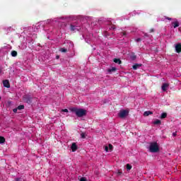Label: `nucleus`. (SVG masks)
Returning a JSON list of instances; mask_svg holds the SVG:
<instances>
[{
  "label": "nucleus",
  "instance_id": "obj_1",
  "mask_svg": "<svg viewBox=\"0 0 181 181\" xmlns=\"http://www.w3.org/2000/svg\"><path fill=\"white\" fill-rule=\"evenodd\" d=\"M70 111L76 113V115H77V117H84V115H87V110H86L84 109H78L77 107H72V108H70Z\"/></svg>",
  "mask_w": 181,
  "mask_h": 181
},
{
  "label": "nucleus",
  "instance_id": "obj_2",
  "mask_svg": "<svg viewBox=\"0 0 181 181\" xmlns=\"http://www.w3.org/2000/svg\"><path fill=\"white\" fill-rule=\"evenodd\" d=\"M149 151L153 153L159 152V145H158V143L156 142L151 143L149 146Z\"/></svg>",
  "mask_w": 181,
  "mask_h": 181
},
{
  "label": "nucleus",
  "instance_id": "obj_3",
  "mask_svg": "<svg viewBox=\"0 0 181 181\" xmlns=\"http://www.w3.org/2000/svg\"><path fill=\"white\" fill-rule=\"evenodd\" d=\"M129 114V110L127 109L120 110L117 115L119 118H126V117H128Z\"/></svg>",
  "mask_w": 181,
  "mask_h": 181
},
{
  "label": "nucleus",
  "instance_id": "obj_4",
  "mask_svg": "<svg viewBox=\"0 0 181 181\" xmlns=\"http://www.w3.org/2000/svg\"><path fill=\"white\" fill-rule=\"evenodd\" d=\"M70 29L72 32H75V30H80V28L78 25H76V24L73 23L70 25Z\"/></svg>",
  "mask_w": 181,
  "mask_h": 181
},
{
  "label": "nucleus",
  "instance_id": "obj_5",
  "mask_svg": "<svg viewBox=\"0 0 181 181\" xmlns=\"http://www.w3.org/2000/svg\"><path fill=\"white\" fill-rule=\"evenodd\" d=\"M3 84L4 87H6L7 88H9L11 87V84H9V81L4 80L3 81Z\"/></svg>",
  "mask_w": 181,
  "mask_h": 181
},
{
  "label": "nucleus",
  "instance_id": "obj_6",
  "mask_svg": "<svg viewBox=\"0 0 181 181\" xmlns=\"http://www.w3.org/2000/svg\"><path fill=\"white\" fill-rule=\"evenodd\" d=\"M71 149L72 152H76L77 151V144H76V143H73L71 146Z\"/></svg>",
  "mask_w": 181,
  "mask_h": 181
},
{
  "label": "nucleus",
  "instance_id": "obj_7",
  "mask_svg": "<svg viewBox=\"0 0 181 181\" xmlns=\"http://www.w3.org/2000/svg\"><path fill=\"white\" fill-rule=\"evenodd\" d=\"M168 87H169V83H163L161 88H162L163 91H166V90H168Z\"/></svg>",
  "mask_w": 181,
  "mask_h": 181
},
{
  "label": "nucleus",
  "instance_id": "obj_8",
  "mask_svg": "<svg viewBox=\"0 0 181 181\" xmlns=\"http://www.w3.org/2000/svg\"><path fill=\"white\" fill-rule=\"evenodd\" d=\"M152 114H153V112H152L151 111H146L144 113V117H148L149 115H152Z\"/></svg>",
  "mask_w": 181,
  "mask_h": 181
},
{
  "label": "nucleus",
  "instance_id": "obj_9",
  "mask_svg": "<svg viewBox=\"0 0 181 181\" xmlns=\"http://www.w3.org/2000/svg\"><path fill=\"white\" fill-rule=\"evenodd\" d=\"M172 25L174 28H179V22L178 21L173 22Z\"/></svg>",
  "mask_w": 181,
  "mask_h": 181
},
{
  "label": "nucleus",
  "instance_id": "obj_10",
  "mask_svg": "<svg viewBox=\"0 0 181 181\" xmlns=\"http://www.w3.org/2000/svg\"><path fill=\"white\" fill-rule=\"evenodd\" d=\"M142 66V64H136L133 66V69L134 70H136V69L139 68V67H141Z\"/></svg>",
  "mask_w": 181,
  "mask_h": 181
},
{
  "label": "nucleus",
  "instance_id": "obj_11",
  "mask_svg": "<svg viewBox=\"0 0 181 181\" xmlns=\"http://www.w3.org/2000/svg\"><path fill=\"white\" fill-rule=\"evenodd\" d=\"M116 70H117V68L112 67L111 69H107V71H108V73H112L114 71H116Z\"/></svg>",
  "mask_w": 181,
  "mask_h": 181
},
{
  "label": "nucleus",
  "instance_id": "obj_12",
  "mask_svg": "<svg viewBox=\"0 0 181 181\" xmlns=\"http://www.w3.org/2000/svg\"><path fill=\"white\" fill-rule=\"evenodd\" d=\"M175 50H176L177 53H180V52H181V46H176L175 47Z\"/></svg>",
  "mask_w": 181,
  "mask_h": 181
},
{
  "label": "nucleus",
  "instance_id": "obj_13",
  "mask_svg": "<svg viewBox=\"0 0 181 181\" xmlns=\"http://www.w3.org/2000/svg\"><path fill=\"white\" fill-rule=\"evenodd\" d=\"M11 56L13 57H16V56H18V52L16 51H12L11 52Z\"/></svg>",
  "mask_w": 181,
  "mask_h": 181
},
{
  "label": "nucleus",
  "instance_id": "obj_14",
  "mask_svg": "<svg viewBox=\"0 0 181 181\" xmlns=\"http://www.w3.org/2000/svg\"><path fill=\"white\" fill-rule=\"evenodd\" d=\"M113 61L115 63H118V64H121V63H122V62L119 59H115Z\"/></svg>",
  "mask_w": 181,
  "mask_h": 181
},
{
  "label": "nucleus",
  "instance_id": "obj_15",
  "mask_svg": "<svg viewBox=\"0 0 181 181\" xmlns=\"http://www.w3.org/2000/svg\"><path fill=\"white\" fill-rule=\"evenodd\" d=\"M0 144H5V137L0 136Z\"/></svg>",
  "mask_w": 181,
  "mask_h": 181
},
{
  "label": "nucleus",
  "instance_id": "obj_16",
  "mask_svg": "<svg viewBox=\"0 0 181 181\" xmlns=\"http://www.w3.org/2000/svg\"><path fill=\"white\" fill-rule=\"evenodd\" d=\"M160 120L159 119H156V121L153 122L154 125H159L160 124Z\"/></svg>",
  "mask_w": 181,
  "mask_h": 181
},
{
  "label": "nucleus",
  "instance_id": "obj_17",
  "mask_svg": "<svg viewBox=\"0 0 181 181\" xmlns=\"http://www.w3.org/2000/svg\"><path fill=\"white\" fill-rule=\"evenodd\" d=\"M166 117H168V114L162 113L160 118L161 119H163V118H166Z\"/></svg>",
  "mask_w": 181,
  "mask_h": 181
},
{
  "label": "nucleus",
  "instance_id": "obj_18",
  "mask_svg": "<svg viewBox=\"0 0 181 181\" xmlns=\"http://www.w3.org/2000/svg\"><path fill=\"white\" fill-rule=\"evenodd\" d=\"M126 168H127V170H131V169H132V166L129 164H127Z\"/></svg>",
  "mask_w": 181,
  "mask_h": 181
},
{
  "label": "nucleus",
  "instance_id": "obj_19",
  "mask_svg": "<svg viewBox=\"0 0 181 181\" xmlns=\"http://www.w3.org/2000/svg\"><path fill=\"white\" fill-rule=\"evenodd\" d=\"M25 109V106L21 105H19L18 107H17V110H24Z\"/></svg>",
  "mask_w": 181,
  "mask_h": 181
},
{
  "label": "nucleus",
  "instance_id": "obj_20",
  "mask_svg": "<svg viewBox=\"0 0 181 181\" xmlns=\"http://www.w3.org/2000/svg\"><path fill=\"white\" fill-rule=\"evenodd\" d=\"M59 51H61L62 53H66V52H67V49H66V48H61L59 49Z\"/></svg>",
  "mask_w": 181,
  "mask_h": 181
},
{
  "label": "nucleus",
  "instance_id": "obj_21",
  "mask_svg": "<svg viewBox=\"0 0 181 181\" xmlns=\"http://www.w3.org/2000/svg\"><path fill=\"white\" fill-rule=\"evenodd\" d=\"M130 58L132 59V60H135L136 59V55L135 54H132Z\"/></svg>",
  "mask_w": 181,
  "mask_h": 181
},
{
  "label": "nucleus",
  "instance_id": "obj_22",
  "mask_svg": "<svg viewBox=\"0 0 181 181\" xmlns=\"http://www.w3.org/2000/svg\"><path fill=\"white\" fill-rule=\"evenodd\" d=\"M113 148L112 144H109V151H110V152L112 151Z\"/></svg>",
  "mask_w": 181,
  "mask_h": 181
},
{
  "label": "nucleus",
  "instance_id": "obj_23",
  "mask_svg": "<svg viewBox=\"0 0 181 181\" xmlns=\"http://www.w3.org/2000/svg\"><path fill=\"white\" fill-rule=\"evenodd\" d=\"M81 137L83 139H84L86 138V134L81 133Z\"/></svg>",
  "mask_w": 181,
  "mask_h": 181
},
{
  "label": "nucleus",
  "instance_id": "obj_24",
  "mask_svg": "<svg viewBox=\"0 0 181 181\" xmlns=\"http://www.w3.org/2000/svg\"><path fill=\"white\" fill-rule=\"evenodd\" d=\"M121 36H127V33L126 32H122L120 33Z\"/></svg>",
  "mask_w": 181,
  "mask_h": 181
},
{
  "label": "nucleus",
  "instance_id": "obj_25",
  "mask_svg": "<svg viewBox=\"0 0 181 181\" xmlns=\"http://www.w3.org/2000/svg\"><path fill=\"white\" fill-rule=\"evenodd\" d=\"M80 181H87V179L84 177H82L81 179H80Z\"/></svg>",
  "mask_w": 181,
  "mask_h": 181
},
{
  "label": "nucleus",
  "instance_id": "obj_26",
  "mask_svg": "<svg viewBox=\"0 0 181 181\" xmlns=\"http://www.w3.org/2000/svg\"><path fill=\"white\" fill-rule=\"evenodd\" d=\"M104 148H105V152H108V146H104Z\"/></svg>",
  "mask_w": 181,
  "mask_h": 181
},
{
  "label": "nucleus",
  "instance_id": "obj_27",
  "mask_svg": "<svg viewBox=\"0 0 181 181\" xmlns=\"http://www.w3.org/2000/svg\"><path fill=\"white\" fill-rule=\"evenodd\" d=\"M62 112H69V110H67V109H63V110H62Z\"/></svg>",
  "mask_w": 181,
  "mask_h": 181
},
{
  "label": "nucleus",
  "instance_id": "obj_28",
  "mask_svg": "<svg viewBox=\"0 0 181 181\" xmlns=\"http://www.w3.org/2000/svg\"><path fill=\"white\" fill-rule=\"evenodd\" d=\"M18 107L13 110V112L16 113L18 112Z\"/></svg>",
  "mask_w": 181,
  "mask_h": 181
},
{
  "label": "nucleus",
  "instance_id": "obj_29",
  "mask_svg": "<svg viewBox=\"0 0 181 181\" xmlns=\"http://www.w3.org/2000/svg\"><path fill=\"white\" fill-rule=\"evenodd\" d=\"M149 32H150V33H152L155 32V30L153 28H151Z\"/></svg>",
  "mask_w": 181,
  "mask_h": 181
},
{
  "label": "nucleus",
  "instance_id": "obj_30",
  "mask_svg": "<svg viewBox=\"0 0 181 181\" xmlns=\"http://www.w3.org/2000/svg\"><path fill=\"white\" fill-rule=\"evenodd\" d=\"M174 46H181V42L177 43Z\"/></svg>",
  "mask_w": 181,
  "mask_h": 181
},
{
  "label": "nucleus",
  "instance_id": "obj_31",
  "mask_svg": "<svg viewBox=\"0 0 181 181\" xmlns=\"http://www.w3.org/2000/svg\"><path fill=\"white\" fill-rule=\"evenodd\" d=\"M165 19H167L168 21H172V18H169V17H166Z\"/></svg>",
  "mask_w": 181,
  "mask_h": 181
},
{
  "label": "nucleus",
  "instance_id": "obj_32",
  "mask_svg": "<svg viewBox=\"0 0 181 181\" xmlns=\"http://www.w3.org/2000/svg\"><path fill=\"white\" fill-rule=\"evenodd\" d=\"M141 38H137V39H136V42H141Z\"/></svg>",
  "mask_w": 181,
  "mask_h": 181
},
{
  "label": "nucleus",
  "instance_id": "obj_33",
  "mask_svg": "<svg viewBox=\"0 0 181 181\" xmlns=\"http://www.w3.org/2000/svg\"><path fill=\"white\" fill-rule=\"evenodd\" d=\"M56 59H57V60H59V59H60V57H59V55H57V56H56Z\"/></svg>",
  "mask_w": 181,
  "mask_h": 181
},
{
  "label": "nucleus",
  "instance_id": "obj_34",
  "mask_svg": "<svg viewBox=\"0 0 181 181\" xmlns=\"http://www.w3.org/2000/svg\"><path fill=\"white\" fill-rule=\"evenodd\" d=\"M148 36H149L148 34H144V37H148Z\"/></svg>",
  "mask_w": 181,
  "mask_h": 181
},
{
  "label": "nucleus",
  "instance_id": "obj_35",
  "mask_svg": "<svg viewBox=\"0 0 181 181\" xmlns=\"http://www.w3.org/2000/svg\"><path fill=\"white\" fill-rule=\"evenodd\" d=\"M111 29H116L115 25L112 26Z\"/></svg>",
  "mask_w": 181,
  "mask_h": 181
},
{
  "label": "nucleus",
  "instance_id": "obj_36",
  "mask_svg": "<svg viewBox=\"0 0 181 181\" xmlns=\"http://www.w3.org/2000/svg\"><path fill=\"white\" fill-rule=\"evenodd\" d=\"M118 173L121 174V173H122V171L119 170V171H118Z\"/></svg>",
  "mask_w": 181,
  "mask_h": 181
},
{
  "label": "nucleus",
  "instance_id": "obj_37",
  "mask_svg": "<svg viewBox=\"0 0 181 181\" xmlns=\"http://www.w3.org/2000/svg\"><path fill=\"white\" fill-rule=\"evenodd\" d=\"M2 73V69H0V74Z\"/></svg>",
  "mask_w": 181,
  "mask_h": 181
},
{
  "label": "nucleus",
  "instance_id": "obj_38",
  "mask_svg": "<svg viewBox=\"0 0 181 181\" xmlns=\"http://www.w3.org/2000/svg\"><path fill=\"white\" fill-rule=\"evenodd\" d=\"M173 135H174V136H176V134L174 133Z\"/></svg>",
  "mask_w": 181,
  "mask_h": 181
},
{
  "label": "nucleus",
  "instance_id": "obj_39",
  "mask_svg": "<svg viewBox=\"0 0 181 181\" xmlns=\"http://www.w3.org/2000/svg\"><path fill=\"white\" fill-rule=\"evenodd\" d=\"M106 36H110V35L107 34V35H106Z\"/></svg>",
  "mask_w": 181,
  "mask_h": 181
}]
</instances>
